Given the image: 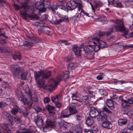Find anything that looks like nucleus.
<instances>
[{"label":"nucleus","mask_w":133,"mask_h":133,"mask_svg":"<svg viewBox=\"0 0 133 133\" xmlns=\"http://www.w3.org/2000/svg\"><path fill=\"white\" fill-rule=\"evenodd\" d=\"M113 22L117 25L115 26L116 31L117 32H123L125 30L123 23L122 20H112Z\"/></svg>","instance_id":"423d86ee"},{"label":"nucleus","mask_w":133,"mask_h":133,"mask_svg":"<svg viewBox=\"0 0 133 133\" xmlns=\"http://www.w3.org/2000/svg\"><path fill=\"white\" fill-rule=\"evenodd\" d=\"M84 133H94L93 130L85 129L84 130Z\"/></svg>","instance_id":"e2e57ef3"},{"label":"nucleus","mask_w":133,"mask_h":133,"mask_svg":"<svg viewBox=\"0 0 133 133\" xmlns=\"http://www.w3.org/2000/svg\"><path fill=\"white\" fill-rule=\"evenodd\" d=\"M127 101L129 104H133V97H131L128 99Z\"/></svg>","instance_id":"69168bd1"},{"label":"nucleus","mask_w":133,"mask_h":133,"mask_svg":"<svg viewBox=\"0 0 133 133\" xmlns=\"http://www.w3.org/2000/svg\"><path fill=\"white\" fill-rule=\"evenodd\" d=\"M36 124L39 127H41L43 125V122L42 117L41 116H38L35 121Z\"/></svg>","instance_id":"ddd939ff"},{"label":"nucleus","mask_w":133,"mask_h":133,"mask_svg":"<svg viewBox=\"0 0 133 133\" xmlns=\"http://www.w3.org/2000/svg\"><path fill=\"white\" fill-rule=\"evenodd\" d=\"M50 10L53 14H56L57 12L56 11L57 9L59 8V9L66 11V9L65 6H59L56 5H54L50 7Z\"/></svg>","instance_id":"6e6552de"},{"label":"nucleus","mask_w":133,"mask_h":133,"mask_svg":"<svg viewBox=\"0 0 133 133\" xmlns=\"http://www.w3.org/2000/svg\"><path fill=\"white\" fill-rule=\"evenodd\" d=\"M103 110L107 112L108 114H112V112L111 111L109 110L106 106H104L102 108Z\"/></svg>","instance_id":"864d4df0"},{"label":"nucleus","mask_w":133,"mask_h":133,"mask_svg":"<svg viewBox=\"0 0 133 133\" xmlns=\"http://www.w3.org/2000/svg\"><path fill=\"white\" fill-rule=\"evenodd\" d=\"M107 118L106 116L102 112H99L97 116V119L98 121H105Z\"/></svg>","instance_id":"dca6fc26"},{"label":"nucleus","mask_w":133,"mask_h":133,"mask_svg":"<svg viewBox=\"0 0 133 133\" xmlns=\"http://www.w3.org/2000/svg\"><path fill=\"white\" fill-rule=\"evenodd\" d=\"M16 107V108H14L12 109L11 110V112L12 114L16 115L17 114L19 110H20L17 104L16 103L15 104L14 107Z\"/></svg>","instance_id":"aec40b11"},{"label":"nucleus","mask_w":133,"mask_h":133,"mask_svg":"<svg viewBox=\"0 0 133 133\" xmlns=\"http://www.w3.org/2000/svg\"><path fill=\"white\" fill-rule=\"evenodd\" d=\"M69 74L68 71H66L63 73L62 75H59L55 79H52L50 82L52 83H49L46 84L43 87V88L49 91L53 90L55 89L58 84L63 78L65 79L69 78Z\"/></svg>","instance_id":"f257e3e1"},{"label":"nucleus","mask_w":133,"mask_h":133,"mask_svg":"<svg viewBox=\"0 0 133 133\" xmlns=\"http://www.w3.org/2000/svg\"><path fill=\"white\" fill-rule=\"evenodd\" d=\"M99 92L101 95H103L105 92V91L103 89H99Z\"/></svg>","instance_id":"774afa93"},{"label":"nucleus","mask_w":133,"mask_h":133,"mask_svg":"<svg viewBox=\"0 0 133 133\" xmlns=\"http://www.w3.org/2000/svg\"><path fill=\"white\" fill-rule=\"evenodd\" d=\"M13 58L15 60L18 59L20 60L21 59V55L19 53H17L14 55Z\"/></svg>","instance_id":"37998d69"},{"label":"nucleus","mask_w":133,"mask_h":133,"mask_svg":"<svg viewBox=\"0 0 133 133\" xmlns=\"http://www.w3.org/2000/svg\"><path fill=\"white\" fill-rule=\"evenodd\" d=\"M23 69L18 65H13L11 66V71L14 76L19 78H20V74Z\"/></svg>","instance_id":"39448f33"},{"label":"nucleus","mask_w":133,"mask_h":133,"mask_svg":"<svg viewBox=\"0 0 133 133\" xmlns=\"http://www.w3.org/2000/svg\"><path fill=\"white\" fill-rule=\"evenodd\" d=\"M43 29L44 32L46 34L50 35L51 29L47 27H44L43 28Z\"/></svg>","instance_id":"79ce46f5"},{"label":"nucleus","mask_w":133,"mask_h":133,"mask_svg":"<svg viewBox=\"0 0 133 133\" xmlns=\"http://www.w3.org/2000/svg\"><path fill=\"white\" fill-rule=\"evenodd\" d=\"M16 94L18 100L21 102L23 101V99L24 98V96L22 94V92L20 91H17L16 92Z\"/></svg>","instance_id":"4be33fe9"},{"label":"nucleus","mask_w":133,"mask_h":133,"mask_svg":"<svg viewBox=\"0 0 133 133\" xmlns=\"http://www.w3.org/2000/svg\"><path fill=\"white\" fill-rule=\"evenodd\" d=\"M124 109V114L128 115V114L129 112L130 111V108H125Z\"/></svg>","instance_id":"052dcab7"},{"label":"nucleus","mask_w":133,"mask_h":133,"mask_svg":"<svg viewBox=\"0 0 133 133\" xmlns=\"http://www.w3.org/2000/svg\"><path fill=\"white\" fill-rule=\"evenodd\" d=\"M99 112L94 107H92L90 108V110L89 115L91 117L93 118L97 116Z\"/></svg>","instance_id":"9d476101"},{"label":"nucleus","mask_w":133,"mask_h":133,"mask_svg":"<svg viewBox=\"0 0 133 133\" xmlns=\"http://www.w3.org/2000/svg\"><path fill=\"white\" fill-rule=\"evenodd\" d=\"M121 105L122 107L124 108H130L129 104L127 101L126 100H123L122 102Z\"/></svg>","instance_id":"393cba45"},{"label":"nucleus","mask_w":133,"mask_h":133,"mask_svg":"<svg viewBox=\"0 0 133 133\" xmlns=\"http://www.w3.org/2000/svg\"><path fill=\"white\" fill-rule=\"evenodd\" d=\"M24 99H26L27 98V100H30L32 99L30 91V92L28 91L27 92H25L24 94Z\"/></svg>","instance_id":"2f4dec72"},{"label":"nucleus","mask_w":133,"mask_h":133,"mask_svg":"<svg viewBox=\"0 0 133 133\" xmlns=\"http://www.w3.org/2000/svg\"><path fill=\"white\" fill-rule=\"evenodd\" d=\"M55 124V122L51 120H47L46 122V125L44 127V128L45 129L48 127L50 128L51 127H54Z\"/></svg>","instance_id":"6ab92c4d"},{"label":"nucleus","mask_w":133,"mask_h":133,"mask_svg":"<svg viewBox=\"0 0 133 133\" xmlns=\"http://www.w3.org/2000/svg\"><path fill=\"white\" fill-rule=\"evenodd\" d=\"M115 5V6L118 8H123L124 6L121 2H117L116 3V4Z\"/></svg>","instance_id":"8fccbe9b"},{"label":"nucleus","mask_w":133,"mask_h":133,"mask_svg":"<svg viewBox=\"0 0 133 133\" xmlns=\"http://www.w3.org/2000/svg\"><path fill=\"white\" fill-rule=\"evenodd\" d=\"M29 8H27L26 11H22L21 12V14L23 18L25 20H27L28 19V17L30 18L31 19H36L39 20L40 19V17L37 14H35L33 13L30 14H28L27 11Z\"/></svg>","instance_id":"20e7f679"},{"label":"nucleus","mask_w":133,"mask_h":133,"mask_svg":"<svg viewBox=\"0 0 133 133\" xmlns=\"http://www.w3.org/2000/svg\"><path fill=\"white\" fill-rule=\"evenodd\" d=\"M69 111L71 115H73L74 114L76 115L78 113L79 111L76 109L74 107H70L69 108Z\"/></svg>","instance_id":"b1692460"},{"label":"nucleus","mask_w":133,"mask_h":133,"mask_svg":"<svg viewBox=\"0 0 133 133\" xmlns=\"http://www.w3.org/2000/svg\"><path fill=\"white\" fill-rule=\"evenodd\" d=\"M66 20L65 19L63 18H61L60 19H56L55 20H52L51 21V22L53 24H59L61 22L65 21Z\"/></svg>","instance_id":"cd10ccee"},{"label":"nucleus","mask_w":133,"mask_h":133,"mask_svg":"<svg viewBox=\"0 0 133 133\" xmlns=\"http://www.w3.org/2000/svg\"><path fill=\"white\" fill-rule=\"evenodd\" d=\"M13 5L14 8L15 10H19V9H21L23 8H24V10H22V11H21V12L22 11H24V8L23 7V4H22V6H20L19 5L15 4V3H14V4H13Z\"/></svg>","instance_id":"c03bdc74"},{"label":"nucleus","mask_w":133,"mask_h":133,"mask_svg":"<svg viewBox=\"0 0 133 133\" xmlns=\"http://www.w3.org/2000/svg\"><path fill=\"white\" fill-rule=\"evenodd\" d=\"M127 122V120L125 119H119L118 121V124L120 125L126 124Z\"/></svg>","instance_id":"c9c22d12"},{"label":"nucleus","mask_w":133,"mask_h":133,"mask_svg":"<svg viewBox=\"0 0 133 133\" xmlns=\"http://www.w3.org/2000/svg\"><path fill=\"white\" fill-rule=\"evenodd\" d=\"M37 83L38 84V87L40 88H42L44 86L45 83V82L43 79L42 78H39L37 79Z\"/></svg>","instance_id":"bb28decb"},{"label":"nucleus","mask_w":133,"mask_h":133,"mask_svg":"<svg viewBox=\"0 0 133 133\" xmlns=\"http://www.w3.org/2000/svg\"><path fill=\"white\" fill-rule=\"evenodd\" d=\"M71 116L70 113L69 111H67L62 113L60 117L61 118H68Z\"/></svg>","instance_id":"f704fd0d"},{"label":"nucleus","mask_w":133,"mask_h":133,"mask_svg":"<svg viewBox=\"0 0 133 133\" xmlns=\"http://www.w3.org/2000/svg\"><path fill=\"white\" fill-rule=\"evenodd\" d=\"M60 97V96L59 95H57L54 96L51 98V100L52 102L55 103L59 101V98Z\"/></svg>","instance_id":"4c0bfd02"},{"label":"nucleus","mask_w":133,"mask_h":133,"mask_svg":"<svg viewBox=\"0 0 133 133\" xmlns=\"http://www.w3.org/2000/svg\"><path fill=\"white\" fill-rule=\"evenodd\" d=\"M44 101L45 103H48L50 102V99L49 98L46 97L44 98Z\"/></svg>","instance_id":"338daca9"},{"label":"nucleus","mask_w":133,"mask_h":133,"mask_svg":"<svg viewBox=\"0 0 133 133\" xmlns=\"http://www.w3.org/2000/svg\"><path fill=\"white\" fill-rule=\"evenodd\" d=\"M94 6L95 9L99 8L103 5V3L100 1H94Z\"/></svg>","instance_id":"473e14b6"},{"label":"nucleus","mask_w":133,"mask_h":133,"mask_svg":"<svg viewBox=\"0 0 133 133\" xmlns=\"http://www.w3.org/2000/svg\"><path fill=\"white\" fill-rule=\"evenodd\" d=\"M68 124V123L65 121H63V122H61L59 123V125L61 128H63L64 129H66L67 127V125L66 124Z\"/></svg>","instance_id":"e433bc0d"},{"label":"nucleus","mask_w":133,"mask_h":133,"mask_svg":"<svg viewBox=\"0 0 133 133\" xmlns=\"http://www.w3.org/2000/svg\"><path fill=\"white\" fill-rule=\"evenodd\" d=\"M110 97L111 98L113 99H116L118 98V97L116 95V94L114 92L111 93Z\"/></svg>","instance_id":"a18cd8bd"},{"label":"nucleus","mask_w":133,"mask_h":133,"mask_svg":"<svg viewBox=\"0 0 133 133\" xmlns=\"http://www.w3.org/2000/svg\"><path fill=\"white\" fill-rule=\"evenodd\" d=\"M11 84L8 83L7 82L5 83L3 85V87L4 88H10L11 87Z\"/></svg>","instance_id":"3c124183"},{"label":"nucleus","mask_w":133,"mask_h":133,"mask_svg":"<svg viewBox=\"0 0 133 133\" xmlns=\"http://www.w3.org/2000/svg\"><path fill=\"white\" fill-rule=\"evenodd\" d=\"M94 122L92 118L88 117L86 121V123L87 125L89 126L91 125Z\"/></svg>","instance_id":"c85d7f7f"},{"label":"nucleus","mask_w":133,"mask_h":133,"mask_svg":"<svg viewBox=\"0 0 133 133\" xmlns=\"http://www.w3.org/2000/svg\"><path fill=\"white\" fill-rule=\"evenodd\" d=\"M46 108L48 110L49 113L53 115H55V112H54L55 109L54 107L49 104L46 106Z\"/></svg>","instance_id":"4468645a"},{"label":"nucleus","mask_w":133,"mask_h":133,"mask_svg":"<svg viewBox=\"0 0 133 133\" xmlns=\"http://www.w3.org/2000/svg\"><path fill=\"white\" fill-rule=\"evenodd\" d=\"M31 100V99L30 100H27V98L26 99H24V98L23 99V100L24 101H22L21 102L25 104L26 103L28 105L31 106L32 104V102Z\"/></svg>","instance_id":"a19ab883"},{"label":"nucleus","mask_w":133,"mask_h":133,"mask_svg":"<svg viewBox=\"0 0 133 133\" xmlns=\"http://www.w3.org/2000/svg\"><path fill=\"white\" fill-rule=\"evenodd\" d=\"M34 77L36 81L39 78L42 77L43 78L47 79L51 75V71H44L43 70L34 72Z\"/></svg>","instance_id":"7ed1b4c3"},{"label":"nucleus","mask_w":133,"mask_h":133,"mask_svg":"<svg viewBox=\"0 0 133 133\" xmlns=\"http://www.w3.org/2000/svg\"><path fill=\"white\" fill-rule=\"evenodd\" d=\"M133 0H125L124 4L126 6H128L131 4Z\"/></svg>","instance_id":"de8ad7c7"},{"label":"nucleus","mask_w":133,"mask_h":133,"mask_svg":"<svg viewBox=\"0 0 133 133\" xmlns=\"http://www.w3.org/2000/svg\"><path fill=\"white\" fill-rule=\"evenodd\" d=\"M30 40H31V42H28L26 41L24 44V45L26 46L28 48H29L31 46H32L34 45V43H36L37 42V39L35 37H34L33 38L30 37Z\"/></svg>","instance_id":"9b49d317"},{"label":"nucleus","mask_w":133,"mask_h":133,"mask_svg":"<svg viewBox=\"0 0 133 133\" xmlns=\"http://www.w3.org/2000/svg\"><path fill=\"white\" fill-rule=\"evenodd\" d=\"M97 21L101 22L103 24L106 23L108 22L106 18L104 16H102L96 19Z\"/></svg>","instance_id":"5701e85b"},{"label":"nucleus","mask_w":133,"mask_h":133,"mask_svg":"<svg viewBox=\"0 0 133 133\" xmlns=\"http://www.w3.org/2000/svg\"><path fill=\"white\" fill-rule=\"evenodd\" d=\"M68 133H82V128L79 126L76 128L75 130H73V132L70 131Z\"/></svg>","instance_id":"58836bf2"},{"label":"nucleus","mask_w":133,"mask_h":133,"mask_svg":"<svg viewBox=\"0 0 133 133\" xmlns=\"http://www.w3.org/2000/svg\"><path fill=\"white\" fill-rule=\"evenodd\" d=\"M113 29L112 28L110 29L109 30L106 32L105 35L107 36H109L112 32Z\"/></svg>","instance_id":"4d7b16f0"},{"label":"nucleus","mask_w":133,"mask_h":133,"mask_svg":"<svg viewBox=\"0 0 133 133\" xmlns=\"http://www.w3.org/2000/svg\"><path fill=\"white\" fill-rule=\"evenodd\" d=\"M105 32L100 31L98 32V35L99 37H102L105 35Z\"/></svg>","instance_id":"bf43d9fd"},{"label":"nucleus","mask_w":133,"mask_h":133,"mask_svg":"<svg viewBox=\"0 0 133 133\" xmlns=\"http://www.w3.org/2000/svg\"><path fill=\"white\" fill-rule=\"evenodd\" d=\"M81 49L80 48L78 47L77 45H74L72 47V51L74 52L76 56L77 57L80 56L81 55L82 51Z\"/></svg>","instance_id":"1a4fd4ad"},{"label":"nucleus","mask_w":133,"mask_h":133,"mask_svg":"<svg viewBox=\"0 0 133 133\" xmlns=\"http://www.w3.org/2000/svg\"><path fill=\"white\" fill-rule=\"evenodd\" d=\"M125 83V82L123 81H115L114 82V84H123L124 83Z\"/></svg>","instance_id":"0e129e2a"},{"label":"nucleus","mask_w":133,"mask_h":133,"mask_svg":"<svg viewBox=\"0 0 133 133\" xmlns=\"http://www.w3.org/2000/svg\"><path fill=\"white\" fill-rule=\"evenodd\" d=\"M78 3L76 1L71 0L66 3V6L69 10H72L75 9L78 5Z\"/></svg>","instance_id":"0eeeda50"},{"label":"nucleus","mask_w":133,"mask_h":133,"mask_svg":"<svg viewBox=\"0 0 133 133\" xmlns=\"http://www.w3.org/2000/svg\"><path fill=\"white\" fill-rule=\"evenodd\" d=\"M82 4L79 3L78 6V11L77 12L79 13H80V12H81V11L82 10H83L82 9Z\"/></svg>","instance_id":"13d9d810"},{"label":"nucleus","mask_w":133,"mask_h":133,"mask_svg":"<svg viewBox=\"0 0 133 133\" xmlns=\"http://www.w3.org/2000/svg\"><path fill=\"white\" fill-rule=\"evenodd\" d=\"M102 126L108 129H111L112 127V125L111 123L107 120L103 122Z\"/></svg>","instance_id":"2eb2a0df"},{"label":"nucleus","mask_w":133,"mask_h":133,"mask_svg":"<svg viewBox=\"0 0 133 133\" xmlns=\"http://www.w3.org/2000/svg\"><path fill=\"white\" fill-rule=\"evenodd\" d=\"M50 0H43L42 3L39 2H36L35 5V7L42 12H44L46 11L45 6L49 8L50 9Z\"/></svg>","instance_id":"f03ea898"},{"label":"nucleus","mask_w":133,"mask_h":133,"mask_svg":"<svg viewBox=\"0 0 133 133\" xmlns=\"http://www.w3.org/2000/svg\"><path fill=\"white\" fill-rule=\"evenodd\" d=\"M80 17V13L77 12L75 16L71 18L70 19L71 20H73L74 22L75 21H78Z\"/></svg>","instance_id":"c756f323"},{"label":"nucleus","mask_w":133,"mask_h":133,"mask_svg":"<svg viewBox=\"0 0 133 133\" xmlns=\"http://www.w3.org/2000/svg\"><path fill=\"white\" fill-rule=\"evenodd\" d=\"M28 73L27 71L23 69L22 71L20 74V77L22 79L26 80L27 78V74Z\"/></svg>","instance_id":"f3484780"},{"label":"nucleus","mask_w":133,"mask_h":133,"mask_svg":"<svg viewBox=\"0 0 133 133\" xmlns=\"http://www.w3.org/2000/svg\"><path fill=\"white\" fill-rule=\"evenodd\" d=\"M75 118L77 121L80 122L83 118L82 113L79 112L76 115Z\"/></svg>","instance_id":"a878e982"},{"label":"nucleus","mask_w":133,"mask_h":133,"mask_svg":"<svg viewBox=\"0 0 133 133\" xmlns=\"http://www.w3.org/2000/svg\"><path fill=\"white\" fill-rule=\"evenodd\" d=\"M0 43L2 44H5L7 43V42L5 39H2L0 40Z\"/></svg>","instance_id":"680f3d73"},{"label":"nucleus","mask_w":133,"mask_h":133,"mask_svg":"<svg viewBox=\"0 0 133 133\" xmlns=\"http://www.w3.org/2000/svg\"><path fill=\"white\" fill-rule=\"evenodd\" d=\"M93 50L92 45H90L85 46L84 48V51L86 53L91 52L93 51Z\"/></svg>","instance_id":"a211bd4d"},{"label":"nucleus","mask_w":133,"mask_h":133,"mask_svg":"<svg viewBox=\"0 0 133 133\" xmlns=\"http://www.w3.org/2000/svg\"><path fill=\"white\" fill-rule=\"evenodd\" d=\"M68 68L69 69H74L75 68L74 65L73 63H70L69 64L68 66Z\"/></svg>","instance_id":"6e6d98bb"},{"label":"nucleus","mask_w":133,"mask_h":133,"mask_svg":"<svg viewBox=\"0 0 133 133\" xmlns=\"http://www.w3.org/2000/svg\"><path fill=\"white\" fill-rule=\"evenodd\" d=\"M89 14L86 13L83 10H82L81 12H80V15L81 17L84 16L85 15L89 16Z\"/></svg>","instance_id":"603ef678"},{"label":"nucleus","mask_w":133,"mask_h":133,"mask_svg":"<svg viewBox=\"0 0 133 133\" xmlns=\"http://www.w3.org/2000/svg\"><path fill=\"white\" fill-rule=\"evenodd\" d=\"M12 119L16 122H22V120L21 119V117L18 116H16Z\"/></svg>","instance_id":"5fc2aeb1"},{"label":"nucleus","mask_w":133,"mask_h":133,"mask_svg":"<svg viewBox=\"0 0 133 133\" xmlns=\"http://www.w3.org/2000/svg\"><path fill=\"white\" fill-rule=\"evenodd\" d=\"M24 1L22 2H19L21 4H23V7L25 9V11H26L27 8H28L29 6L27 4L29 0H23Z\"/></svg>","instance_id":"7c9ffc66"},{"label":"nucleus","mask_w":133,"mask_h":133,"mask_svg":"<svg viewBox=\"0 0 133 133\" xmlns=\"http://www.w3.org/2000/svg\"><path fill=\"white\" fill-rule=\"evenodd\" d=\"M21 109L24 116H26L28 114V113L27 111V110L26 108L22 106L21 107Z\"/></svg>","instance_id":"ea45409f"},{"label":"nucleus","mask_w":133,"mask_h":133,"mask_svg":"<svg viewBox=\"0 0 133 133\" xmlns=\"http://www.w3.org/2000/svg\"><path fill=\"white\" fill-rule=\"evenodd\" d=\"M20 84V85H23V87L25 91V92H27L28 91L30 92V90L28 87V85L25 84L24 82L21 83Z\"/></svg>","instance_id":"72a5a7b5"},{"label":"nucleus","mask_w":133,"mask_h":133,"mask_svg":"<svg viewBox=\"0 0 133 133\" xmlns=\"http://www.w3.org/2000/svg\"><path fill=\"white\" fill-rule=\"evenodd\" d=\"M107 105L110 109L111 110L114 108V106L113 101L112 99H109L108 100L107 102Z\"/></svg>","instance_id":"412c9836"},{"label":"nucleus","mask_w":133,"mask_h":133,"mask_svg":"<svg viewBox=\"0 0 133 133\" xmlns=\"http://www.w3.org/2000/svg\"><path fill=\"white\" fill-rule=\"evenodd\" d=\"M25 130L24 131H22V132L19 131H17L16 132V133H31V131L29 129H25V128H24Z\"/></svg>","instance_id":"09e8293b"},{"label":"nucleus","mask_w":133,"mask_h":133,"mask_svg":"<svg viewBox=\"0 0 133 133\" xmlns=\"http://www.w3.org/2000/svg\"><path fill=\"white\" fill-rule=\"evenodd\" d=\"M92 48H93V51H95L96 52L98 51L100 49H101L99 45H92Z\"/></svg>","instance_id":"49530a36"},{"label":"nucleus","mask_w":133,"mask_h":133,"mask_svg":"<svg viewBox=\"0 0 133 133\" xmlns=\"http://www.w3.org/2000/svg\"><path fill=\"white\" fill-rule=\"evenodd\" d=\"M92 39L93 40H95L98 42L99 45L101 49L105 48L107 46L106 43L104 41L102 40H99V39L97 37H94L92 38Z\"/></svg>","instance_id":"f8f14e48"}]
</instances>
